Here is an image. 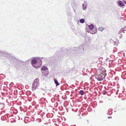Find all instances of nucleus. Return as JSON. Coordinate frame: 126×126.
Here are the masks:
<instances>
[{
  "instance_id": "obj_16",
  "label": "nucleus",
  "mask_w": 126,
  "mask_h": 126,
  "mask_svg": "<svg viewBox=\"0 0 126 126\" xmlns=\"http://www.w3.org/2000/svg\"><path fill=\"white\" fill-rule=\"evenodd\" d=\"M104 29V28L102 27H100L98 28V30L101 31H102Z\"/></svg>"
},
{
  "instance_id": "obj_19",
  "label": "nucleus",
  "mask_w": 126,
  "mask_h": 126,
  "mask_svg": "<svg viewBox=\"0 0 126 126\" xmlns=\"http://www.w3.org/2000/svg\"><path fill=\"white\" fill-rule=\"evenodd\" d=\"M124 3L126 4V1H124Z\"/></svg>"
},
{
  "instance_id": "obj_20",
  "label": "nucleus",
  "mask_w": 126,
  "mask_h": 126,
  "mask_svg": "<svg viewBox=\"0 0 126 126\" xmlns=\"http://www.w3.org/2000/svg\"><path fill=\"white\" fill-rule=\"evenodd\" d=\"M76 126V125H74L71 126Z\"/></svg>"
},
{
  "instance_id": "obj_7",
  "label": "nucleus",
  "mask_w": 126,
  "mask_h": 126,
  "mask_svg": "<svg viewBox=\"0 0 126 126\" xmlns=\"http://www.w3.org/2000/svg\"><path fill=\"white\" fill-rule=\"evenodd\" d=\"M45 59V58H36V60L37 61V63H38L39 64V65H38V66H39V67L41 65V59Z\"/></svg>"
},
{
  "instance_id": "obj_11",
  "label": "nucleus",
  "mask_w": 126,
  "mask_h": 126,
  "mask_svg": "<svg viewBox=\"0 0 126 126\" xmlns=\"http://www.w3.org/2000/svg\"><path fill=\"white\" fill-rule=\"evenodd\" d=\"M87 3L86 2H84V3L82 5V9L83 10H85L87 8Z\"/></svg>"
},
{
  "instance_id": "obj_14",
  "label": "nucleus",
  "mask_w": 126,
  "mask_h": 126,
  "mask_svg": "<svg viewBox=\"0 0 126 126\" xmlns=\"http://www.w3.org/2000/svg\"><path fill=\"white\" fill-rule=\"evenodd\" d=\"M80 23H83L84 22V19L83 18L80 19Z\"/></svg>"
},
{
  "instance_id": "obj_15",
  "label": "nucleus",
  "mask_w": 126,
  "mask_h": 126,
  "mask_svg": "<svg viewBox=\"0 0 126 126\" xmlns=\"http://www.w3.org/2000/svg\"><path fill=\"white\" fill-rule=\"evenodd\" d=\"M84 91L82 90H81L79 92V93L81 95H83L84 94Z\"/></svg>"
},
{
  "instance_id": "obj_10",
  "label": "nucleus",
  "mask_w": 126,
  "mask_h": 126,
  "mask_svg": "<svg viewBox=\"0 0 126 126\" xmlns=\"http://www.w3.org/2000/svg\"><path fill=\"white\" fill-rule=\"evenodd\" d=\"M118 5L120 7H122L124 6L125 4L122 1H120L118 2Z\"/></svg>"
},
{
  "instance_id": "obj_8",
  "label": "nucleus",
  "mask_w": 126,
  "mask_h": 126,
  "mask_svg": "<svg viewBox=\"0 0 126 126\" xmlns=\"http://www.w3.org/2000/svg\"><path fill=\"white\" fill-rule=\"evenodd\" d=\"M122 32H123L124 33H126V30L125 29V28L121 29V30L119 32L120 38H121L122 37H123V34H120V33Z\"/></svg>"
},
{
  "instance_id": "obj_18",
  "label": "nucleus",
  "mask_w": 126,
  "mask_h": 126,
  "mask_svg": "<svg viewBox=\"0 0 126 126\" xmlns=\"http://www.w3.org/2000/svg\"><path fill=\"white\" fill-rule=\"evenodd\" d=\"M112 118V117L111 116L108 117V118L109 119L110 118Z\"/></svg>"
},
{
  "instance_id": "obj_1",
  "label": "nucleus",
  "mask_w": 126,
  "mask_h": 126,
  "mask_svg": "<svg viewBox=\"0 0 126 126\" xmlns=\"http://www.w3.org/2000/svg\"><path fill=\"white\" fill-rule=\"evenodd\" d=\"M98 71H100L99 73L96 74L95 77L99 81H101L104 79L106 76V71L105 70H101L100 69H98Z\"/></svg>"
},
{
  "instance_id": "obj_13",
  "label": "nucleus",
  "mask_w": 126,
  "mask_h": 126,
  "mask_svg": "<svg viewBox=\"0 0 126 126\" xmlns=\"http://www.w3.org/2000/svg\"><path fill=\"white\" fill-rule=\"evenodd\" d=\"M47 67L46 66H44L42 67L41 68V70L43 71H46L47 70Z\"/></svg>"
},
{
  "instance_id": "obj_4",
  "label": "nucleus",
  "mask_w": 126,
  "mask_h": 126,
  "mask_svg": "<svg viewBox=\"0 0 126 126\" xmlns=\"http://www.w3.org/2000/svg\"><path fill=\"white\" fill-rule=\"evenodd\" d=\"M88 27L89 30H88H88H86V31L88 32H90L92 34H94L96 32V30L93 31V28L94 27V26L93 24H91L90 25H89L88 26Z\"/></svg>"
},
{
  "instance_id": "obj_9",
  "label": "nucleus",
  "mask_w": 126,
  "mask_h": 126,
  "mask_svg": "<svg viewBox=\"0 0 126 126\" xmlns=\"http://www.w3.org/2000/svg\"><path fill=\"white\" fill-rule=\"evenodd\" d=\"M0 54H1L4 57H5V56L9 55L8 54L3 52H2L0 50Z\"/></svg>"
},
{
  "instance_id": "obj_17",
  "label": "nucleus",
  "mask_w": 126,
  "mask_h": 126,
  "mask_svg": "<svg viewBox=\"0 0 126 126\" xmlns=\"http://www.w3.org/2000/svg\"><path fill=\"white\" fill-rule=\"evenodd\" d=\"M0 104H2V105H4V103H1L0 102Z\"/></svg>"
},
{
  "instance_id": "obj_2",
  "label": "nucleus",
  "mask_w": 126,
  "mask_h": 126,
  "mask_svg": "<svg viewBox=\"0 0 126 126\" xmlns=\"http://www.w3.org/2000/svg\"><path fill=\"white\" fill-rule=\"evenodd\" d=\"M39 80L38 79H36L34 80L32 85V89L33 91L35 90L39 86Z\"/></svg>"
},
{
  "instance_id": "obj_3",
  "label": "nucleus",
  "mask_w": 126,
  "mask_h": 126,
  "mask_svg": "<svg viewBox=\"0 0 126 126\" xmlns=\"http://www.w3.org/2000/svg\"><path fill=\"white\" fill-rule=\"evenodd\" d=\"M8 55H9L5 56V57H6L8 58L9 60L11 63H16L17 61V60L14 57L10 55L9 54Z\"/></svg>"
},
{
  "instance_id": "obj_12",
  "label": "nucleus",
  "mask_w": 126,
  "mask_h": 126,
  "mask_svg": "<svg viewBox=\"0 0 126 126\" xmlns=\"http://www.w3.org/2000/svg\"><path fill=\"white\" fill-rule=\"evenodd\" d=\"M54 82L56 84V86H57L58 85H59V83L58 82L57 80L55 79H54Z\"/></svg>"
},
{
  "instance_id": "obj_21",
  "label": "nucleus",
  "mask_w": 126,
  "mask_h": 126,
  "mask_svg": "<svg viewBox=\"0 0 126 126\" xmlns=\"http://www.w3.org/2000/svg\"><path fill=\"white\" fill-rule=\"evenodd\" d=\"M106 94V93H103V94Z\"/></svg>"
},
{
  "instance_id": "obj_6",
  "label": "nucleus",
  "mask_w": 126,
  "mask_h": 126,
  "mask_svg": "<svg viewBox=\"0 0 126 126\" xmlns=\"http://www.w3.org/2000/svg\"><path fill=\"white\" fill-rule=\"evenodd\" d=\"M85 46L84 45H79L78 48V50L80 52H82L84 51V47Z\"/></svg>"
},
{
  "instance_id": "obj_5",
  "label": "nucleus",
  "mask_w": 126,
  "mask_h": 126,
  "mask_svg": "<svg viewBox=\"0 0 126 126\" xmlns=\"http://www.w3.org/2000/svg\"><path fill=\"white\" fill-rule=\"evenodd\" d=\"M31 60L32 61L31 63L33 66L36 68L39 67V66L36 65L37 64L36 60H35L34 58H32Z\"/></svg>"
}]
</instances>
